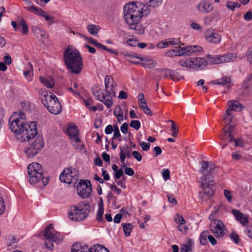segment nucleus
Masks as SVG:
<instances>
[{
    "label": "nucleus",
    "mask_w": 252,
    "mask_h": 252,
    "mask_svg": "<svg viewBox=\"0 0 252 252\" xmlns=\"http://www.w3.org/2000/svg\"><path fill=\"white\" fill-rule=\"evenodd\" d=\"M228 105H229V107L227 109L228 112L241 111L242 109V106L237 101H230L228 102Z\"/></svg>",
    "instance_id": "obj_30"
},
{
    "label": "nucleus",
    "mask_w": 252,
    "mask_h": 252,
    "mask_svg": "<svg viewBox=\"0 0 252 252\" xmlns=\"http://www.w3.org/2000/svg\"><path fill=\"white\" fill-rule=\"evenodd\" d=\"M121 133L120 132V130L119 129V127L117 126H114V135L113 137V139H116L118 138H120L121 137Z\"/></svg>",
    "instance_id": "obj_56"
},
{
    "label": "nucleus",
    "mask_w": 252,
    "mask_h": 252,
    "mask_svg": "<svg viewBox=\"0 0 252 252\" xmlns=\"http://www.w3.org/2000/svg\"><path fill=\"white\" fill-rule=\"evenodd\" d=\"M194 69H202L207 66L208 61L203 58L193 57Z\"/></svg>",
    "instance_id": "obj_24"
},
{
    "label": "nucleus",
    "mask_w": 252,
    "mask_h": 252,
    "mask_svg": "<svg viewBox=\"0 0 252 252\" xmlns=\"http://www.w3.org/2000/svg\"><path fill=\"white\" fill-rule=\"evenodd\" d=\"M29 182L31 184H38L39 187H44L49 182V178L45 176L40 164L32 162L28 166Z\"/></svg>",
    "instance_id": "obj_5"
},
{
    "label": "nucleus",
    "mask_w": 252,
    "mask_h": 252,
    "mask_svg": "<svg viewBox=\"0 0 252 252\" xmlns=\"http://www.w3.org/2000/svg\"><path fill=\"white\" fill-rule=\"evenodd\" d=\"M223 194L229 202H231L232 200V193L229 190L224 189L223 190Z\"/></svg>",
    "instance_id": "obj_49"
},
{
    "label": "nucleus",
    "mask_w": 252,
    "mask_h": 252,
    "mask_svg": "<svg viewBox=\"0 0 252 252\" xmlns=\"http://www.w3.org/2000/svg\"><path fill=\"white\" fill-rule=\"evenodd\" d=\"M144 6L140 2H130L124 7V19L126 23H133L134 22H139L142 16L147 14L148 12H143Z\"/></svg>",
    "instance_id": "obj_4"
},
{
    "label": "nucleus",
    "mask_w": 252,
    "mask_h": 252,
    "mask_svg": "<svg viewBox=\"0 0 252 252\" xmlns=\"http://www.w3.org/2000/svg\"><path fill=\"white\" fill-rule=\"evenodd\" d=\"M32 31L35 36L38 38L45 39L46 38V32L41 27L33 26L32 28Z\"/></svg>",
    "instance_id": "obj_27"
},
{
    "label": "nucleus",
    "mask_w": 252,
    "mask_h": 252,
    "mask_svg": "<svg viewBox=\"0 0 252 252\" xmlns=\"http://www.w3.org/2000/svg\"><path fill=\"white\" fill-rule=\"evenodd\" d=\"M218 210H215L209 217V219L212 220L210 224V230L214 236L217 238H221L226 233L225 226L221 220L215 219Z\"/></svg>",
    "instance_id": "obj_9"
},
{
    "label": "nucleus",
    "mask_w": 252,
    "mask_h": 252,
    "mask_svg": "<svg viewBox=\"0 0 252 252\" xmlns=\"http://www.w3.org/2000/svg\"><path fill=\"white\" fill-rule=\"evenodd\" d=\"M24 74L25 78L29 81H30L32 79V73L30 70H27L24 72Z\"/></svg>",
    "instance_id": "obj_63"
},
{
    "label": "nucleus",
    "mask_w": 252,
    "mask_h": 252,
    "mask_svg": "<svg viewBox=\"0 0 252 252\" xmlns=\"http://www.w3.org/2000/svg\"><path fill=\"white\" fill-rule=\"evenodd\" d=\"M170 44L169 43V41L168 39H165L163 40L160 41L159 43L157 44V47L158 48H167L170 46Z\"/></svg>",
    "instance_id": "obj_46"
},
{
    "label": "nucleus",
    "mask_w": 252,
    "mask_h": 252,
    "mask_svg": "<svg viewBox=\"0 0 252 252\" xmlns=\"http://www.w3.org/2000/svg\"><path fill=\"white\" fill-rule=\"evenodd\" d=\"M196 8L201 13H208L213 11L214 6L208 0H201L196 5Z\"/></svg>",
    "instance_id": "obj_18"
},
{
    "label": "nucleus",
    "mask_w": 252,
    "mask_h": 252,
    "mask_svg": "<svg viewBox=\"0 0 252 252\" xmlns=\"http://www.w3.org/2000/svg\"><path fill=\"white\" fill-rule=\"evenodd\" d=\"M162 175L163 179L166 181L170 178V171L168 169H163Z\"/></svg>",
    "instance_id": "obj_58"
},
{
    "label": "nucleus",
    "mask_w": 252,
    "mask_h": 252,
    "mask_svg": "<svg viewBox=\"0 0 252 252\" xmlns=\"http://www.w3.org/2000/svg\"><path fill=\"white\" fill-rule=\"evenodd\" d=\"M172 70L169 69H161L159 70V72L160 73V76L161 77L162 76L164 78L169 77L170 78L171 73Z\"/></svg>",
    "instance_id": "obj_44"
},
{
    "label": "nucleus",
    "mask_w": 252,
    "mask_h": 252,
    "mask_svg": "<svg viewBox=\"0 0 252 252\" xmlns=\"http://www.w3.org/2000/svg\"><path fill=\"white\" fill-rule=\"evenodd\" d=\"M43 236L46 240H48L49 243H45V247L49 250H52L54 248V244L53 242H55L57 244H60L63 240V237L61 234L56 231L53 225L52 224H50L48 225L43 233Z\"/></svg>",
    "instance_id": "obj_8"
},
{
    "label": "nucleus",
    "mask_w": 252,
    "mask_h": 252,
    "mask_svg": "<svg viewBox=\"0 0 252 252\" xmlns=\"http://www.w3.org/2000/svg\"><path fill=\"white\" fill-rule=\"evenodd\" d=\"M121 54L123 55L125 58V59L126 61L135 64H140V60L141 57L128 52L123 51L121 52Z\"/></svg>",
    "instance_id": "obj_21"
},
{
    "label": "nucleus",
    "mask_w": 252,
    "mask_h": 252,
    "mask_svg": "<svg viewBox=\"0 0 252 252\" xmlns=\"http://www.w3.org/2000/svg\"><path fill=\"white\" fill-rule=\"evenodd\" d=\"M120 152H122L126 158H129L131 157V148L127 144H125L122 146H120Z\"/></svg>",
    "instance_id": "obj_34"
},
{
    "label": "nucleus",
    "mask_w": 252,
    "mask_h": 252,
    "mask_svg": "<svg viewBox=\"0 0 252 252\" xmlns=\"http://www.w3.org/2000/svg\"><path fill=\"white\" fill-rule=\"evenodd\" d=\"M50 94H52V93H49L48 94L45 90L41 89L39 90V94L41 95V99L43 104L44 100H45L47 96H50Z\"/></svg>",
    "instance_id": "obj_51"
},
{
    "label": "nucleus",
    "mask_w": 252,
    "mask_h": 252,
    "mask_svg": "<svg viewBox=\"0 0 252 252\" xmlns=\"http://www.w3.org/2000/svg\"><path fill=\"white\" fill-rule=\"evenodd\" d=\"M176 222L179 223V225L184 224L185 222L184 219L181 216L178 215L175 218Z\"/></svg>",
    "instance_id": "obj_61"
},
{
    "label": "nucleus",
    "mask_w": 252,
    "mask_h": 252,
    "mask_svg": "<svg viewBox=\"0 0 252 252\" xmlns=\"http://www.w3.org/2000/svg\"><path fill=\"white\" fill-rule=\"evenodd\" d=\"M126 43L131 46L135 47L138 44V41L134 38H129L127 40Z\"/></svg>",
    "instance_id": "obj_59"
},
{
    "label": "nucleus",
    "mask_w": 252,
    "mask_h": 252,
    "mask_svg": "<svg viewBox=\"0 0 252 252\" xmlns=\"http://www.w3.org/2000/svg\"><path fill=\"white\" fill-rule=\"evenodd\" d=\"M228 135V132L226 129V127H224L222 130L221 133L219 135V138L221 140H225V138H227V136Z\"/></svg>",
    "instance_id": "obj_54"
},
{
    "label": "nucleus",
    "mask_w": 252,
    "mask_h": 252,
    "mask_svg": "<svg viewBox=\"0 0 252 252\" xmlns=\"http://www.w3.org/2000/svg\"><path fill=\"white\" fill-rule=\"evenodd\" d=\"M140 108L144 112V113L148 115L152 116V113L151 110L147 106V104L146 101L141 102L138 103Z\"/></svg>",
    "instance_id": "obj_36"
},
{
    "label": "nucleus",
    "mask_w": 252,
    "mask_h": 252,
    "mask_svg": "<svg viewBox=\"0 0 252 252\" xmlns=\"http://www.w3.org/2000/svg\"><path fill=\"white\" fill-rule=\"evenodd\" d=\"M87 29L90 33L96 36L100 30V27L95 25L91 24L87 26Z\"/></svg>",
    "instance_id": "obj_35"
},
{
    "label": "nucleus",
    "mask_w": 252,
    "mask_h": 252,
    "mask_svg": "<svg viewBox=\"0 0 252 252\" xmlns=\"http://www.w3.org/2000/svg\"><path fill=\"white\" fill-rule=\"evenodd\" d=\"M25 114L21 111L14 112L9 120V128L16 134L17 139L26 141L37 133L35 122L25 123Z\"/></svg>",
    "instance_id": "obj_1"
},
{
    "label": "nucleus",
    "mask_w": 252,
    "mask_h": 252,
    "mask_svg": "<svg viewBox=\"0 0 252 252\" xmlns=\"http://www.w3.org/2000/svg\"><path fill=\"white\" fill-rule=\"evenodd\" d=\"M149 6L156 8L161 4L163 0H145Z\"/></svg>",
    "instance_id": "obj_39"
},
{
    "label": "nucleus",
    "mask_w": 252,
    "mask_h": 252,
    "mask_svg": "<svg viewBox=\"0 0 252 252\" xmlns=\"http://www.w3.org/2000/svg\"><path fill=\"white\" fill-rule=\"evenodd\" d=\"M200 186L202 189V191L199 193V197L203 200H208L214 193L213 189L210 187L213 185V181L208 179L206 176H202L200 178Z\"/></svg>",
    "instance_id": "obj_11"
},
{
    "label": "nucleus",
    "mask_w": 252,
    "mask_h": 252,
    "mask_svg": "<svg viewBox=\"0 0 252 252\" xmlns=\"http://www.w3.org/2000/svg\"><path fill=\"white\" fill-rule=\"evenodd\" d=\"M214 168V165L211 162L202 161L201 162V167L200 169V172L203 174L202 176H206V178L209 179V178H208V175H205V174L211 172Z\"/></svg>",
    "instance_id": "obj_20"
},
{
    "label": "nucleus",
    "mask_w": 252,
    "mask_h": 252,
    "mask_svg": "<svg viewBox=\"0 0 252 252\" xmlns=\"http://www.w3.org/2000/svg\"><path fill=\"white\" fill-rule=\"evenodd\" d=\"M208 62L210 64H220L224 63H228L233 61L236 58L234 54H228L224 55H215L206 56Z\"/></svg>",
    "instance_id": "obj_13"
},
{
    "label": "nucleus",
    "mask_w": 252,
    "mask_h": 252,
    "mask_svg": "<svg viewBox=\"0 0 252 252\" xmlns=\"http://www.w3.org/2000/svg\"><path fill=\"white\" fill-rule=\"evenodd\" d=\"M77 172L72 167L65 168L60 175V180L62 182L70 184L76 182L78 179Z\"/></svg>",
    "instance_id": "obj_14"
},
{
    "label": "nucleus",
    "mask_w": 252,
    "mask_h": 252,
    "mask_svg": "<svg viewBox=\"0 0 252 252\" xmlns=\"http://www.w3.org/2000/svg\"><path fill=\"white\" fill-rule=\"evenodd\" d=\"M241 4L237 2H233L232 1H228L226 3V7L229 10L233 11L235 8H239Z\"/></svg>",
    "instance_id": "obj_41"
},
{
    "label": "nucleus",
    "mask_w": 252,
    "mask_h": 252,
    "mask_svg": "<svg viewBox=\"0 0 252 252\" xmlns=\"http://www.w3.org/2000/svg\"><path fill=\"white\" fill-rule=\"evenodd\" d=\"M123 171L122 169H119L118 170L115 171L114 174V178L115 181L120 178V177L123 175Z\"/></svg>",
    "instance_id": "obj_62"
},
{
    "label": "nucleus",
    "mask_w": 252,
    "mask_h": 252,
    "mask_svg": "<svg viewBox=\"0 0 252 252\" xmlns=\"http://www.w3.org/2000/svg\"><path fill=\"white\" fill-rule=\"evenodd\" d=\"M129 126L136 130H138L141 127V124L138 120H132L130 122Z\"/></svg>",
    "instance_id": "obj_48"
},
{
    "label": "nucleus",
    "mask_w": 252,
    "mask_h": 252,
    "mask_svg": "<svg viewBox=\"0 0 252 252\" xmlns=\"http://www.w3.org/2000/svg\"><path fill=\"white\" fill-rule=\"evenodd\" d=\"M104 83L105 89L102 91L101 95L99 91H95L93 94L96 99L102 102L108 108H110L113 104L112 97L116 96L115 82L111 76L107 75Z\"/></svg>",
    "instance_id": "obj_3"
},
{
    "label": "nucleus",
    "mask_w": 252,
    "mask_h": 252,
    "mask_svg": "<svg viewBox=\"0 0 252 252\" xmlns=\"http://www.w3.org/2000/svg\"><path fill=\"white\" fill-rule=\"evenodd\" d=\"M226 129L228 132V135L227 136L228 141L231 143L233 141L234 137L232 135V132L234 129V126L232 125L226 126Z\"/></svg>",
    "instance_id": "obj_42"
},
{
    "label": "nucleus",
    "mask_w": 252,
    "mask_h": 252,
    "mask_svg": "<svg viewBox=\"0 0 252 252\" xmlns=\"http://www.w3.org/2000/svg\"><path fill=\"white\" fill-rule=\"evenodd\" d=\"M183 76H181L179 73L178 72L172 70L171 76L170 79L174 80V81H180L181 79H183Z\"/></svg>",
    "instance_id": "obj_43"
},
{
    "label": "nucleus",
    "mask_w": 252,
    "mask_h": 252,
    "mask_svg": "<svg viewBox=\"0 0 252 252\" xmlns=\"http://www.w3.org/2000/svg\"><path fill=\"white\" fill-rule=\"evenodd\" d=\"M92 191V184L89 180L82 181L77 186L78 194L83 198L89 197Z\"/></svg>",
    "instance_id": "obj_15"
},
{
    "label": "nucleus",
    "mask_w": 252,
    "mask_h": 252,
    "mask_svg": "<svg viewBox=\"0 0 252 252\" xmlns=\"http://www.w3.org/2000/svg\"><path fill=\"white\" fill-rule=\"evenodd\" d=\"M71 252H89L88 247L77 243L72 246Z\"/></svg>",
    "instance_id": "obj_32"
},
{
    "label": "nucleus",
    "mask_w": 252,
    "mask_h": 252,
    "mask_svg": "<svg viewBox=\"0 0 252 252\" xmlns=\"http://www.w3.org/2000/svg\"><path fill=\"white\" fill-rule=\"evenodd\" d=\"M244 19L247 22L250 21L252 19V12L251 11L247 12L244 15Z\"/></svg>",
    "instance_id": "obj_64"
},
{
    "label": "nucleus",
    "mask_w": 252,
    "mask_h": 252,
    "mask_svg": "<svg viewBox=\"0 0 252 252\" xmlns=\"http://www.w3.org/2000/svg\"><path fill=\"white\" fill-rule=\"evenodd\" d=\"M231 213L235 217V220L239 221L242 225L245 226L248 225L249 220L246 215L237 209L232 210Z\"/></svg>",
    "instance_id": "obj_19"
},
{
    "label": "nucleus",
    "mask_w": 252,
    "mask_h": 252,
    "mask_svg": "<svg viewBox=\"0 0 252 252\" xmlns=\"http://www.w3.org/2000/svg\"><path fill=\"white\" fill-rule=\"evenodd\" d=\"M130 29L135 31L136 34L141 35L144 32L145 28L139 22H134L133 23L127 24Z\"/></svg>",
    "instance_id": "obj_25"
},
{
    "label": "nucleus",
    "mask_w": 252,
    "mask_h": 252,
    "mask_svg": "<svg viewBox=\"0 0 252 252\" xmlns=\"http://www.w3.org/2000/svg\"><path fill=\"white\" fill-rule=\"evenodd\" d=\"M202 50V48L197 45H190L186 47H179V49H173L169 50L166 52L168 56H189L196 52Z\"/></svg>",
    "instance_id": "obj_12"
},
{
    "label": "nucleus",
    "mask_w": 252,
    "mask_h": 252,
    "mask_svg": "<svg viewBox=\"0 0 252 252\" xmlns=\"http://www.w3.org/2000/svg\"><path fill=\"white\" fill-rule=\"evenodd\" d=\"M140 63V64H141L143 67L149 68L154 67L157 64L154 60L148 58H141Z\"/></svg>",
    "instance_id": "obj_26"
},
{
    "label": "nucleus",
    "mask_w": 252,
    "mask_h": 252,
    "mask_svg": "<svg viewBox=\"0 0 252 252\" xmlns=\"http://www.w3.org/2000/svg\"><path fill=\"white\" fill-rule=\"evenodd\" d=\"M193 57L184 58L179 61L181 66L194 69Z\"/></svg>",
    "instance_id": "obj_28"
},
{
    "label": "nucleus",
    "mask_w": 252,
    "mask_h": 252,
    "mask_svg": "<svg viewBox=\"0 0 252 252\" xmlns=\"http://www.w3.org/2000/svg\"><path fill=\"white\" fill-rule=\"evenodd\" d=\"M67 133L69 137L75 142H79L81 141L78 136V130L75 126L69 125L67 129Z\"/></svg>",
    "instance_id": "obj_22"
},
{
    "label": "nucleus",
    "mask_w": 252,
    "mask_h": 252,
    "mask_svg": "<svg viewBox=\"0 0 252 252\" xmlns=\"http://www.w3.org/2000/svg\"><path fill=\"white\" fill-rule=\"evenodd\" d=\"M209 235L208 232L207 231L201 232L199 237L200 243L201 245H205L207 244Z\"/></svg>",
    "instance_id": "obj_40"
},
{
    "label": "nucleus",
    "mask_w": 252,
    "mask_h": 252,
    "mask_svg": "<svg viewBox=\"0 0 252 252\" xmlns=\"http://www.w3.org/2000/svg\"><path fill=\"white\" fill-rule=\"evenodd\" d=\"M89 213V205L80 203L78 205H73L70 207L68 218L74 221H82L87 217Z\"/></svg>",
    "instance_id": "obj_6"
},
{
    "label": "nucleus",
    "mask_w": 252,
    "mask_h": 252,
    "mask_svg": "<svg viewBox=\"0 0 252 252\" xmlns=\"http://www.w3.org/2000/svg\"><path fill=\"white\" fill-rule=\"evenodd\" d=\"M108 250L101 245H94L89 249V252H107Z\"/></svg>",
    "instance_id": "obj_33"
},
{
    "label": "nucleus",
    "mask_w": 252,
    "mask_h": 252,
    "mask_svg": "<svg viewBox=\"0 0 252 252\" xmlns=\"http://www.w3.org/2000/svg\"><path fill=\"white\" fill-rule=\"evenodd\" d=\"M168 122L171 123V130L172 131V136L174 137H177L178 135V128H176L175 126V124L174 122L172 120H169Z\"/></svg>",
    "instance_id": "obj_45"
},
{
    "label": "nucleus",
    "mask_w": 252,
    "mask_h": 252,
    "mask_svg": "<svg viewBox=\"0 0 252 252\" xmlns=\"http://www.w3.org/2000/svg\"><path fill=\"white\" fill-rule=\"evenodd\" d=\"M5 209L4 202L1 195L0 194V215L2 214Z\"/></svg>",
    "instance_id": "obj_55"
},
{
    "label": "nucleus",
    "mask_w": 252,
    "mask_h": 252,
    "mask_svg": "<svg viewBox=\"0 0 252 252\" xmlns=\"http://www.w3.org/2000/svg\"><path fill=\"white\" fill-rule=\"evenodd\" d=\"M44 100L43 104L52 114L58 115L62 110V106L58 97L54 94H50V96H47Z\"/></svg>",
    "instance_id": "obj_10"
},
{
    "label": "nucleus",
    "mask_w": 252,
    "mask_h": 252,
    "mask_svg": "<svg viewBox=\"0 0 252 252\" xmlns=\"http://www.w3.org/2000/svg\"><path fill=\"white\" fill-rule=\"evenodd\" d=\"M230 238L234 242H235V243L237 244H238L240 241L238 234L234 232L230 235Z\"/></svg>",
    "instance_id": "obj_52"
},
{
    "label": "nucleus",
    "mask_w": 252,
    "mask_h": 252,
    "mask_svg": "<svg viewBox=\"0 0 252 252\" xmlns=\"http://www.w3.org/2000/svg\"><path fill=\"white\" fill-rule=\"evenodd\" d=\"M35 134L30 138L29 147L25 148V153L29 158L34 157L41 151L44 146V141L42 136L38 135L35 137Z\"/></svg>",
    "instance_id": "obj_7"
},
{
    "label": "nucleus",
    "mask_w": 252,
    "mask_h": 252,
    "mask_svg": "<svg viewBox=\"0 0 252 252\" xmlns=\"http://www.w3.org/2000/svg\"><path fill=\"white\" fill-rule=\"evenodd\" d=\"M139 145L141 147L142 150L145 151H148L150 146V144L149 143H146L145 142H140Z\"/></svg>",
    "instance_id": "obj_60"
},
{
    "label": "nucleus",
    "mask_w": 252,
    "mask_h": 252,
    "mask_svg": "<svg viewBox=\"0 0 252 252\" xmlns=\"http://www.w3.org/2000/svg\"><path fill=\"white\" fill-rule=\"evenodd\" d=\"M104 213V208L103 206H101L100 204L99 205V208L98 209L97 214H96V220L98 221H100L102 220V215Z\"/></svg>",
    "instance_id": "obj_47"
},
{
    "label": "nucleus",
    "mask_w": 252,
    "mask_h": 252,
    "mask_svg": "<svg viewBox=\"0 0 252 252\" xmlns=\"http://www.w3.org/2000/svg\"><path fill=\"white\" fill-rule=\"evenodd\" d=\"M170 45H176L180 43V38H167Z\"/></svg>",
    "instance_id": "obj_53"
},
{
    "label": "nucleus",
    "mask_w": 252,
    "mask_h": 252,
    "mask_svg": "<svg viewBox=\"0 0 252 252\" xmlns=\"http://www.w3.org/2000/svg\"><path fill=\"white\" fill-rule=\"evenodd\" d=\"M64 63L67 68L72 73H79L83 68L82 59L79 52L71 46H68L63 54Z\"/></svg>",
    "instance_id": "obj_2"
},
{
    "label": "nucleus",
    "mask_w": 252,
    "mask_h": 252,
    "mask_svg": "<svg viewBox=\"0 0 252 252\" xmlns=\"http://www.w3.org/2000/svg\"><path fill=\"white\" fill-rule=\"evenodd\" d=\"M204 37L207 42L213 44H219L221 40L220 35L212 28L205 31Z\"/></svg>",
    "instance_id": "obj_17"
},
{
    "label": "nucleus",
    "mask_w": 252,
    "mask_h": 252,
    "mask_svg": "<svg viewBox=\"0 0 252 252\" xmlns=\"http://www.w3.org/2000/svg\"><path fill=\"white\" fill-rule=\"evenodd\" d=\"M125 235L126 237H128L130 235L131 231L132 229V224L130 223H126L122 224Z\"/></svg>",
    "instance_id": "obj_37"
},
{
    "label": "nucleus",
    "mask_w": 252,
    "mask_h": 252,
    "mask_svg": "<svg viewBox=\"0 0 252 252\" xmlns=\"http://www.w3.org/2000/svg\"><path fill=\"white\" fill-rule=\"evenodd\" d=\"M194 246V241L192 239H188L186 244H183L181 246V252H192Z\"/></svg>",
    "instance_id": "obj_29"
},
{
    "label": "nucleus",
    "mask_w": 252,
    "mask_h": 252,
    "mask_svg": "<svg viewBox=\"0 0 252 252\" xmlns=\"http://www.w3.org/2000/svg\"><path fill=\"white\" fill-rule=\"evenodd\" d=\"M213 83L215 85L225 86L226 88L229 89L231 87V79L230 77L225 76L214 80Z\"/></svg>",
    "instance_id": "obj_23"
},
{
    "label": "nucleus",
    "mask_w": 252,
    "mask_h": 252,
    "mask_svg": "<svg viewBox=\"0 0 252 252\" xmlns=\"http://www.w3.org/2000/svg\"><path fill=\"white\" fill-rule=\"evenodd\" d=\"M18 24L22 27V32L26 34L29 32V27L25 20L24 19H21L18 21Z\"/></svg>",
    "instance_id": "obj_38"
},
{
    "label": "nucleus",
    "mask_w": 252,
    "mask_h": 252,
    "mask_svg": "<svg viewBox=\"0 0 252 252\" xmlns=\"http://www.w3.org/2000/svg\"><path fill=\"white\" fill-rule=\"evenodd\" d=\"M132 156L136 159L138 161H141L142 159V155L137 151H134L131 153Z\"/></svg>",
    "instance_id": "obj_57"
},
{
    "label": "nucleus",
    "mask_w": 252,
    "mask_h": 252,
    "mask_svg": "<svg viewBox=\"0 0 252 252\" xmlns=\"http://www.w3.org/2000/svg\"><path fill=\"white\" fill-rule=\"evenodd\" d=\"M27 9L31 12L34 13L44 18L47 22H48L49 25H52L54 23V17L41 8L34 5H32L27 7Z\"/></svg>",
    "instance_id": "obj_16"
},
{
    "label": "nucleus",
    "mask_w": 252,
    "mask_h": 252,
    "mask_svg": "<svg viewBox=\"0 0 252 252\" xmlns=\"http://www.w3.org/2000/svg\"><path fill=\"white\" fill-rule=\"evenodd\" d=\"M225 116L224 120L225 123H227V126H228L232 121V116L230 114V112L227 111V110L226 111Z\"/></svg>",
    "instance_id": "obj_50"
},
{
    "label": "nucleus",
    "mask_w": 252,
    "mask_h": 252,
    "mask_svg": "<svg viewBox=\"0 0 252 252\" xmlns=\"http://www.w3.org/2000/svg\"><path fill=\"white\" fill-rule=\"evenodd\" d=\"M39 80L44 86L48 88H53L55 84L53 78L50 76L46 78L41 76L39 77Z\"/></svg>",
    "instance_id": "obj_31"
}]
</instances>
